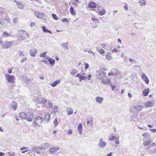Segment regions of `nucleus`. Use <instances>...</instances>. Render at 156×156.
Listing matches in <instances>:
<instances>
[{
    "label": "nucleus",
    "mask_w": 156,
    "mask_h": 156,
    "mask_svg": "<svg viewBox=\"0 0 156 156\" xmlns=\"http://www.w3.org/2000/svg\"><path fill=\"white\" fill-rule=\"evenodd\" d=\"M95 100L97 103L101 104L102 103L103 100V98L102 97L98 96L95 98Z\"/></svg>",
    "instance_id": "17"
},
{
    "label": "nucleus",
    "mask_w": 156,
    "mask_h": 156,
    "mask_svg": "<svg viewBox=\"0 0 156 156\" xmlns=\"http://www.w3.org/2000/svg\"><path fill=\"white\" fill-rule=\"evenodd\" d=\"M12 44L11 41H5L3 43V48L5 49L8 48Z\"/></svg>",
    "instance_id": "5"
},
{
    "label": "nucleus",
    "mask_w": 156,
    "mask_h": 156,
    "mask_svg": "<svg viewBox=\"0 0 156 156\" xmlns=\"http://www.w3.org/2000/svg\"><path fill=\"white\" fill-rule=\"evenodd\" d=\"M78 72V71H76V69H73L72 70L70 73L71 74H75Z\"/></svg>",
    "instance_id": "46"
},
{
    "label": "nucleus",
    "mask_w": 156,
    "mask_h": 156,
    "mask_svg": "<svg viewBox=\"0 0 156 156\" xmlns=\"http://www.w3.org/2000/svg\"><path fill=\"white\" fill-rule=\"evenodd\" d=\"M72 133V130H71V129H69V130L68 131V134H71Z\"/></svg>",
    "instance_id": "61"
},
{
    "label": "nucleus",
    "mask_w": 156,
    "mask_h": 156,
    "mask_svg": "<svg viewBox=\"0 0 156 156\" xmlns=\"http://www.w3.org/2000/svg\"><path fill=\"white\" fill-rule=\"evenodd\" d=\"M59 147H52L50 148L49 149V152L51 153H54L56 152L59 149Z\"/></svg>",
    "instance_id": "20"
},
{
    "label": "nucleus",
    "mask_w": 156,
    "mask_h": 156,
    "mask_svg": "<svg viewBox=\"0 0 156 156\" xmlns=\"http://www.w3.org/2000/svg\"><path fill=\"white\" fill-rule=\"evenodd\" d=\"M60 82V81L59 80H57L55 81L52 83V84H51V86L53 87H55L57 86V85L59 84Z\"/></svg>",
    "instance_id": "30"
},
{
    "label": "nucleus",
    "mask_w": 156,
    "mask_h": 156,
    "mask_svg": "<svg viewBox=\"0 0 156 156\" xmlns=\"http://www.w3.org/2000/svg\"><path fill=\"white\" fill-rule=\"evenodd\" d=\"M62 46L64 48L65 50H68L69 49L68 47V42L67 43H63L61 44Z\"/></svg>",
    "instance_id": "19"
},
{
    "label": "nucleus",
    "mask_w": 156,
    "mask_h": 156,
    "mask_svg": "<svg viewBox=\"0 0 156 156\" xmlns=\"http://www.w3.org/2000/svg\"><path fill=\"white\" fill-rule=\"evenodd\" d=\"M135 26L137 28H141L142 29L143 28V25L142 23H135Z\"/></svg>",
    "instance_id": "24"
},
{
    "label": "nucleus",
    "mask_w": 156,
    "mask_h": 156,
    "mask_svg": "<svg viewBox=\"0 0 156 156\" xmlns=\"http://www.w3.org/2000/svg\"><path fill=\"white\" fill-rule=\"evenodd\" d=\"M149 129L153 133H155L156 132V129Z\"/></svg>",
    "instance_id": "55"
},
{
    "label": "nucleus",
    "mask_w": 156,
    "mask_h": 156,
    "mask_svg": "<svg viewBox=\"0 0 156 156\" xmlns=\"http://www.w3.org/2000/svg\"><path fill=\"white\" fill-rule=\"evenodd\" d=\"M91 19L94 22V23H92V27L95 28L97 27L98 26V24L99 23V21L97 19H94L92 18Z\"/></svg>",
    "instance_id": "7"
},
{
    "label": "nucleus",
    "mask_w": 156,
    "mask_h": 156,
    "mask_svg": "<svg viewBox=\"0 0 156 156\" xmlns=\"http://www.w3.org/2000/svg\"><path fill=\"white\" fill-rule=\"evenodd\" d=\"M81 75L80 74V73H79L77 74L76 75V77H78V78H79V79H80V78L81 77Z\"/></svg>",
    "instance_id": "63"
},
{
    "label": "nucleus",
    "mask_w": 156,
    "mask_h": 156,
    "mask_svg": "<svg viewBox=\"0 0 156 156\" xmlns=\"http://www.w3.org/2000/svg\"><path fill=\"white\" fill-rule=\"evenodd\" d=\"M82 125L81 123H80L78 126V131L79 132L80 134H81L82 133Z\"/></svg>",
    "instance_id": "23"
},
{
    "label": "nucleus",
    "mask_w": 156,
    "mask_h": 156,
    "mask_svg": "<svg viewBox=\"0 0 156 156\" xmlns=\"http://www.w3.org/2000/svg\"><path fill=\"white\" fill-rule=\"evenodd\" d=\"M142 136L145 138H150V135L147 133L145 132L144 133L142 134Z\"/></svg>",
    "instance_id": "36"
},
{
    "label": "nucleus",
    "mask_w": 156,
    "mask_h": 156,
    "mask_svg": "<svg viewBox=\"0 0 156 156\" xmlns=\"http://www.w3.org/2000/svg\"><path fill=\"white\" fill-rule=\"evenodd\" d=\"M26 119L28 122H31L32 121V119L34 118V115L33 114L30 113L28 115H27Z\"/></svg>",
    "instance_id": "9"
},
{
    "label": "nucleus",
    "mask_w": 156,
    "mask_h": 156,
    "mask_svg": "<svg viewBox=\"0 0 156 156\" xmlns=\"http://www.w3.org/2000/svg\"><path fill=\"white\" fill-rule=\"evenodd\" d=\"M37 51L36 49L30 50V55L31 56L35 57Z\"/></svg>",
    "instance_id": "14"
},
{
    "label": "nucleus",
    "mask_w": 156,
    "mask_h": 156,
    "mask_svg": "<svg viewBox=\"0 0 156 156\" xmlns=\"http://www.w3.org/2000/svg\"><path fill=\"white\" fill-rule=\"evenodd\" d=\"M145 140L144 141L143 143V145L144 146H147L151 142V139L150 138H145Z\"/></svg>",
    "instance_id": "11"
},
{
    "label": "nucleus",
    "mask_w": 156,
    "mask_h": 156,
    "mask_svg": "<svg viewBox=\"0 0 156 156\" xmlns=\"http://www.w3.org/2000/svg\"><path fill=\"white\" fill-rule=\"evenodd\" d=\"M97 5V4L94 2H91L89 3L88 5V6L90 8H95L96 7Z\"/></svg>",
    "instance_id": "15"
},
{
    "label": "nucleus",
    "mask_w": 156,
    "mask_h": 156,
    "mask_svg": "<svg viewBox=\"0 0 156 156\" xmlns=\"http://www.w3.org/2000/svg\"><path fill=\"white\" fill-rule=\"evenodd\" d=\"M106 58L108 60H110L112 59L111 54L110 52H108L106 56Z\"/></svg>",
    "instance_id": "27"
},
{
    "label": "nucleus",
    "mask_w": 156,
    "mask_h": 156,
    "mask_svg": "<svg viewBox=\"0 0 156 156\" xmlns=\"http://www.w3.org/2000/svg\"><path fill=\"white\" fill-rule=\"evenodd\" d=\"M142 78L144 80L147 84H148L149 83V80L148 77L144 74L141 75Z\"/></svg>",
    "instance_id": "16"
},
{
    "label": "nucleus",
    "mask_w": 156,
    "mask_h": 156,
    "mask_svg": "<svg viewBox=\"0 0 156 156\" xmlns=\"http://www.w3.org/2000/svg\"><path fill=\"white\" fill-rule=\"evenodd\" d=\"M23 80L24 82L28 84L32 82L33 80L32 78H30L24 76H23Z\"/></svg>",
    "instance_id": "8"
},
{
    "label": "nucleus",
    "mask_w": 156,
    "mask_h": 156,
    "mask_svg": "<svg viewBox=\"0 0 156 156\" xmlns=\"http://www.w3.org/2000/svg\"><path fill=\"white\" fill-rule=\"evenodd\" d=\"M34 15L38 18L42 19L43 17V13H40L38 11H35Z\"/></svg>",
    "instance_id": "12"
},
{
    "label": "nucleus",
    "mask_w": 156,
    "mask_h": 156,
    "mask_svg": "<svg viewBox=\"0 0 156 156\" xmlns=\"http://www.w3.org/2000/svg\"><path fill=\"white\" fill-rule=\"evenodd\" d=\"M101 82L103 84H105L110 83L111 82V80L110 79H108L107 80L102 79L101 80Z\"/></svg>",
    "instance_id": "29"
},
{
    "label": "nucleus",
    "mask_w": 156,
    "mask_h": 156,
    "mask_svg": "<svg viewBox=\"0 0 156 156\" xmlns=\"http://www.w3.org/2000/svg\"><path fill=\"white\" fill-rule=\"evenodd\" d=\"M52 16L53 18L55 19V20H57L58 19V18L57 16V15L55 14H52Z\"/></svg>",
    "instance_id": "41"
},
{
    "label": "nucleus",
    "mask_w": 156,
    "mask_h": 156,
    "mask_svg": "<svg viewBox=\"0 0 156 156\" xmlns=\"http://www.w3.org/2000/svg\"><path fill=\"white\" fill-rule=\"evenodd\" d=\"M118 51V50L116 48H115L113 49L112 51V52H116Z\"/></svg>",
    "instance_id": "58"
},
{
    "label": "nucleus",
    "mask_w": 156,
    "mask_h": 156,
    "mask_svg": "<svg viewBox=\"0 0 156 156\" xmlns=\"http://www.w3.org/2000/svg\"><path fill=\"white\" fill-rule=\"evenodd\" d=\"M50 64L51 65H54L55 63V60L51 58H49L48 59Z\"/></svg>",
    "instance_id": "32"
},
{
    "label": "nucleus",
    "mask_w": 156,
    "mask_h": 156,
    "mask_svg": "<svg viewBox=\"0 0 156 156\" xmlns=\"http://www.w3.org/2000/svg\"><path fill=\"white\" fill-rule=\"evenodd\" d=\"M116 138V139H115L116 140L115 141V143L116 144H119V137Z\"/></svg>",
    "instance_id": "48"
},
{
    "label": "nucleus",
    "mask_w": 156,
    "mask_h": 156,
    "mask_svg": "<svg viewBox=\"0 0 156 156\" xmlns=\"http://www.w3.org/2000/svg\"><path fill=\"white\" fill-rule=\"evenodd\" d=\"M42 30L44 32L49 33L50 34H52V32L50 30L47 29L44 26L42 27Z\"/></svg>",
    "instance_id": "28"
},
{
    "label": "nucleus",
    "mask_w": 156,
    "mask_h": 156,
    "mask_svg": "<svg viewBox=\"0 0 156 156\" xmlns=\"http://www.w3.org/2000/svg\"><path fill=\"white\" fill-rule=\"evenodd\" d=\"M27 60V57H24L23 58L22 60L21 61V63H23L25 61Z\"/></svg>",
    "instance_id": "51"
},
{
    "label": "nucleus",
    "mask_w": 156,
    "mask_h": 156,
    "mask_svg": "<svg viewBox=\"0 0 156 156\" xmlns=\"http://www.w3.org/2000/svg\"><path fill=\"white\" fill-rule=\"evenodd\" d=\"M11 105L12 108L14 109V110L16 109L17 104L14 101H12L11 103Z\"/></svg>",
    "instance_id": "25"
},
{
    "label": "nucleus",
    "mask_w": 156,
    "mask_h": 156,
    "mask_svg": "<svg viewBox=\"0 0 156 156\" xmlns=\"http://www.w3.org/2000/svg\"><path fill=\"white\" fill-rule=\"evenodd\" d=\"M87 124L90 126H92L93 125L92 122L89 120L87 121Z\"/></svg>",
    "instance_id": "47"
},
{
    "label": "nucleus",
    "mask_w": 156,
    "mask_h": 156,
    "mask_svg": "<svg viewBox=\"0 0 156 156\" xmlns=\"http://www.w3.org/2000/svg\"><path fill=\"white\" fill-rule=\"evenodd\" d=\"M85 69H88L89 68V64L88 63H85Z\"/></svg>",
    "instance_id": "53"
},
{
    "label": "nucleus",
    "mask_w": 156,
    "mask_h": 156,
    "mask_svg": "<svg viewBox=\"0 0 156 156\" xmlns=\"http://www.w3.org/2000/svg\"><path fill=\"white\" fill-rule=\"evenodd\" d=\"M73 110H72V111H70L68 112V114L69 115H70L71 114H73Z\"/></svg>",
    "instance_id": "59"
},
{
    "label": "nucleus",
    "mask_w": 156,
    "mask_h": 156,
    "mask_svg": "<svg viewBox=\"0 0 156 156\" xmlns=\"http://www.w3.org/2000/svg\"><path fill=\"white\" fill-rule=\"evenodd\" d=\"M62 22H68V21L67 19L66 18H64L62 20Z\"/></svg>",
    "instance_id": "54"
},
{
    "label": "nucleus",
    "mask_w": 156,
    "mask_h": 156,
    "mask_svg": "<svg viewBox=\"0 0 156 156\" xmlns=\"http://www.w3.org/2000/svg\"><path fill=\"white\" fill-rule=\"evenodd\" d=\"M115 139H116V138L113 135H112L111 136L109 137V140L111 141H113Z\"/></svg>",
    "instance_id": "39"
},
{
    "label": "nucleus",
    "mask_w": 156,
    "mask_h": 156,
    "mask_svg": "<svg viewBox=\"0 0 156 156\" xmlns=\"http://www.w3.org/2000/svg\"><path fill=\"white\" fill-rule=\"evenodd\" d=\"M27 115L24 112H22L19 114V117L21 119H25Z\"/></svg>",
    "instance_id": "22"
},
{
    "label": "nucleus",
    "mask_w": 156,
    "mask_h": 156,
    "mask_svg": "<svg viewBox=\"0 0 156 156\" xmlns=\"http://www.w3.org/2000/svg\"><path fill=\"white\" fill-rule=\"evenodd\" d=\"M141 6H144L146 5V3L145 0H140L139 2Z\"/></svg>",
    "instance_id": "31"
},
{
    "label": "nucleus",
    "mask_w": 156,
    "mask_h": 156,
    "mask_svg": "<svg viewBox=\"0 0 156 156\" xmlns=\"http://www.w3.org/2000/svg\"><path fill=\"white\" fill-rule=\"evenodd\" d=\"M42 146L45 148V149L48 148L50 146V144L48 143H45L42 145Z\"/></svg>",
    "instance_id": "38"
},
{
    "label": "nucleus",
    "mask_w": 156,
    "mask_h": 156,
    "mask_svg": "<svg viewBox=\"0 0 156 156\" xmlns=\"http://www.w3.org/2000/svg\"><path fill=\"white\" fill-rule=\"evenodd\" d=\"M42 62H44L45 64H48V61L47 60H42L41 61Z\"/></svg>",
    "instance_id": "60"
},
{
    "label": "nucleus",
    "mask_w": 156,
    "mask_h": 156,
    "mask_svg": "<svg viewBox=\"0 0 156 156\" xmlns=\"http://www.w3.org/2000/svg\"><path fill=\"white\" fill-rule=\"evenodd\" d=\"M87 52L89 53H92L93 55H94V53L91 50H89V51H87Z\"/></svg>",
    "instance_id": "64"
},
{
    "label": "nucleus",
    "mask_w": 156,
    "mask_h": 156,
    "mask_svg": "<svg viewBox=\"0 0 156 156\" xmlns=\"http://www.w3.org/2000/svg\"><path fill=\"white\" fill-rule=\"evenodd\" d=\"M70 12L71 14L73 15L74 16L76 14V12L74 11V9L73 7H71L70 8Z\"/></svg>",
    "instance_id": "33"
},
{
    "label": "nucleus",
    "mask_w": 156,
    "mask_h": 156,
    "mask_svg": "<svg viewBox=\"0 0 156 156\" xmlns=\"http://www.w3.org/2000/svg\"><path fill=\"white\" fill-rule=\"evenodd\" d=\"M58 107L57 106H54L53 111L55 113L58 112Z\"/></svg>",
    "instance_id": "42"
},
{
    "label": "nucleus",
    "mask_w": 156,
    "mask_h": 156,
    "mask_svg": "<svg viewBox=\"0 0 156 156\" xmlns=\"http://www.w3.org/2000/svg\"><path fill=\"white\" fill-rule=\"evenodd\" d=\"M36 101L39 104H44L46 103L47 102V99L42 97L37 99Z\"/></svg>",
    "instance_id": "6"
},
{
    "label": "nucleus",
    "mask_w": 156,
    "mask_h": 156,
    "mask_svg": "<svg viewBox=\"0 0 156 156\" xmlns=\"http://www.w3.org/2000/svg\"><path fill=\"white\" fill-rule=\"evenodd\" d=\"M43 121V117L40 116L36 117L32 122V126H39L40 124Z\"/></svg>",
    "instance_id": "1"
},
{
    "label": "nucleus",
    "mask_w": 156,
    "mask_h": 156,
    "mask_svg": "<svg viewBox=\"0 0 156 156\" xmlns=\"http://www.w3.org/2000/svg\"><path fill=\"white\" fill-rule=\"evenodd\" d=\"M3 36L5 37H7L9 36V34L6 31H4L3 33Z\"/></svg>",
    "instance_id": "45"
},
{
    "label": "nucleus",
    "mask_w": 156,
    "mask_h": 156,
    "mask_svg": "<svg viewBox=\"0 0 156 156\" xmlns=\"http://www.w3.org/2000/svg\"><path fill=\"white\" fill-rule=\"evenodd\" d=\"M47 53L46 52H44L40 54V56L41 57H45L46 54Z\"/></svg>",
    "instance_id": "43"
},
{
    "label": "nucleus",
    "mask_w": 156,
    "mask_h": 156,
    "mask_svg": "<svg viewBox=\"0 0 156 156\" xmlns=\"http://www.w3.org/2000/svg\"><path fill=\"white\" fill-rule=\"evenodd\" d=\"M96 50L98 52H99L101 54H103L105 52V51L101 49V48H97Z\"/></svg>",
    "instance_id": "35"
},
{
    "label": "nucleus",
    "mask_w": 156,
    "mask_h": 156,
    "mask_svg": "<svg viewBox=\"0 0 156 156\" xmlns=\"http://www.w3.org/2000/svg\"><path fill=\"white\" fill-rule=\"evenodd\" d=\"M19 55H20V56H21V55L24 56V55L23 54V52L21 51H19Z\"/></svg>",
    "instance_id": "56"
},
{
    "label": "nucleus",
    "mask_w": 156,
    "mask_h": 156,
    "mask_svg": "<svg viewBox=\"0 0 156 156\" xmlns=\"http://www.w3.org/2000/svg\"><path fill=\"white\" fill-rule=\"evenodd\" d=\"M99 12L100 15L102 16L105 14V11L104 9L102 10L101 11L99 10Z\"/></svg>",
    "instance_id": "40"
},
{
    "label": "nucleus",
    "mask_w": 156,
    "mask_h": 156,
    "mask_svg": "<svg viewBox=\"0 0 156 156\" xmlns=\"http://www.w3.org/2000/svg\"><path fill=\"white\" fill-rule=\"evenodd\" d=\"M14 1L16 3L18 8L19 9H22L23 8V5L21 3L16 1Z\"/></svg>",
    "instance_id": "26"
},
{
    "label": "nucleus",
    "mask_w": 156,
    "mask_h": 156,
    "mask_svg": "<svg viewBox=\"0 0 156 156\" xmlns=\"http://www.w3.org/2000/svg\"><path fill=\"white\" fill-rule=\"evenodd\" d=\"M53 105V104L51 101L50 100H48V103L45 105L44 107L47 108H51L52 107Z\"/></svg>",
    "instance_id": "13"
},
{
    "label": "nucleus",
    "mask_w": 156,
    "mask_h": 156,
    "mask_svg": "<svg viewBox=\"0 0 156 156\" xmlns=\"http://www.w3.org/2000/svg\"><path fill=\"white\" fill-rule=\"evenodd\" d=\"M18 32L19 34L18 35V37L19 38H20L21 40H24L25 39L24 32H25V31L23 30H20L18 31Z\"/></svg>",
    "instance_id": "3"
},
{
    "label": "nucleus",
    "mask_w": 156,
    "mask_h": 156,
    "mask_svg": "<svg viewBox=\"0 0 156 156\" xmlns=\"http://www.w3.org/2000/svg\"><path fill=\"white\" fill-rule=\"evenodd\" d=\"M144 108V106L143 105H137V110L138 111H141L142 109Z\"/></svg>",
    "instance_id": "37"
},
{
    "label": "nucleus",
    "mask_w": 156,
    "mask_h": 156,
    "mask_svg": "<svg viewBox=\"0 0 156 156\" xmlns=\"http://www.w3.org/2000/svg\"><path fill=\"white\" fill-rule=\"evenodd\" d=\"M8 72L9 73H11L12 72V69H8Z\"/></svg>",
    "instance_id": "62"
},
{
    "label": "nucleus",
    "mask_w": 156,
    "mask_h": 156,
    "mask_svg": "<svg viewBox=\"0 0 156 156\" xmlns=\"http://www.w3.org/2000/svg\"><path fill=\"white\" fill-rule=\"evenodd\" d=\"M54 123L55 127H56L58 125V122L57 121V118H55V119L54 121Z\"/></svg>",
    "instance_id": "44"
},
{
    "label": "nucleus",
    "mask_w": 156,
    "mask_h": 156,
    "mask_svg": "<svg viewBox=\"0 0 156 156\" xmlns=\"http://www.w3.org/2000/svg\"><path fill=\"white\" fill-rule=\"evenodd\" d=\"M154 104V102L150 101L145 103V105L147 107H152Z\"/></svg>",
    "instance_id": "21"
},
{
    "label": "nucleus",
    "mask_w": 156,
    "mask_h": 156,
    "mask_svg": "<svg viewBox=\"0 0 156 156\" xmlns=\"http://www.w3.org/2000/svg\"><path fill=\"white\" fill-rule=\"evenodd\" d=\"M50 114H47L44 115V120L45 121H48L50 119Z\"/></svg>",
    "instance_id": "34"
},
{
    "label": "nucleus",
    "mask_w": 156,
    "mask_h": 156,
    "mask_svg": "<svg viewBox=\"0 0 156 156\" xmlns=\"http://www.w3.org/2000/svg\"><path fill=\"white\" fill-rule=\"evenodd\" d=\"M110 87H111V88H112V90H114V89L115 87V86L112 85V84H110Z\"/></svg>",
    "instance_id": "52"
},
{
    "label": "nucleus",
    "mask_w": 156,
    "mask_h": 156,
    "mask_svg": "<svg viewBox=\"0 0 156 156\" xmlns=\"http://www.w3.org/2000/svg\"><path fill=\"white\" fill-rule=\"evenodd\" d=\"M149 88L145 89L142 92L143 95L144 96H147L149 93Z\"/></svg>",
    "instance_id": "18"
},
{
    "label": "nucleus",
    "mask_w": 156,
    "mask_h": 156,
    "mask_svg": "<svg viewBox=\"0 0 156 156\" xmlns=\"http://www.w3.org/2000/svg\"><path fill=\"white\" fill-rule=\"evenodd\" d=\"M80 79L82 80H84L87 79V77L86 76H81L80 78Z\"/></svg>",
    "instance_id": "49"
},
{
    "label": "nucleus",
    "mask_w": 156,
    "mask_h": 156,
    "mask_svg": "<svg viewBox=\"0 0 156 156\" xmlns=\"http://www.w3.org/2000/svg\"><path fill=\"white\" fill-rule=\"evenodd\" d=\"M6 80L10 83H14L15 82V78L14 75H10L9 74H6L5 75Z\"/></svg>",
    "instance_id": "2"
},
{
    "label": "nucleus",
    "mask_w": 156,
    "mask_h": 156,
    "mask_svg": "<svg viewBox=\"0 0 156 156\" xmlns=\"http://www.w3.org/2000/svg\"><path fill=\"white\" fill-rule=\"evenodd\" d=\"M106 73L105 72H103L102 73H99L96 76V78L98 79H101L104 78L105 76Z\"/></svg>",
    "instance_id": "10"
},
{
    "label": "nucleus",
    "mask_w": 156,
    "mask_h": 156,
    "mask_svg": "<svg viewBox=\"0 0 156 156\" xmlns=\"http://www.w3.org/2000/svg\"><path fill=\"white\" fill-rule=\"evenodd\" d=\"M8 154H9V155L11 156L14 155L15 154V153L14 152L10 153V152H8Z\"/></svg>",
    "instance_id": "57"
},
{
    "label": "nucleus",
    "mask_w": 156,
    "mask_h": 156,
    "mask_svg": "<svg viewBox=\"0 0 156 156\" xmlns=\"http://www.w3.org/2000/svg\"><path fill=\"white\" fill-rule=\"evenodd\" d=\"M107 144L103 141V139H100L98 143V146L100 148H103L105 147Z\"/></svg>",
    "instance_id": "4"
},
{
    "label": "nucleus",
    "mask_w": 156,
    "mask_h": 156,
    "mask_svg": "<svg viewBox=\"0 0 156 156\" xmlns=\"http://www.w3.org/2000/svg\"><path fill=\"white\" fill-rule=\"evenodd\" d=\"M124 7L126 10V11L128 10V8L127 6V4L126 3H125Z\"/></svg>",
    "instance_id": "50"
}]
</instances>
